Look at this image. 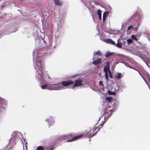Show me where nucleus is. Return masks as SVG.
Here are the masks:
<instances>
[{"mask_svg":"<svg viewBox=\"0 0 150 150\" xmlns=\"http://www.w3.org/2000/svg\"><path fill=\"white\" fill-rule=\"evenodd\" d=\"M99 84L100 85L102 86H104V84L101 81H100L99 82Z\"/></svg>","mask_w":150,"mask_h":150,"instance_id":"nucleus-27","label":"nucleus"},{"mask_svg":"<svg viewBox=\"0 0 150 150\" xmlns=\"http://www.w3.org/2000/svg\"><path fill=\"white\" fill-rule=\"evenodd\" d=\"M105 64H106V65L105 67H107L110 68V62H105Z\"/></svg>","mask_w":150,"mask_h":150,"instance_id":"nucleus-22","label":"nucleus"},{"mask_svg":"<svg viewBox=\"0 0 150 150\" xmlns=\"http://www.w3.org/2000/svg\"><path fill=\"white\" fill-rule=\"evenodd\" d=\"M102 63V59L99 58L96 60H94L92 62V63L95 65H99Z\"/></svg>","mask_w":150,"mask_h":150,"instance_id":"nucleus-6","label":"nucleus"},{"mask_svg":"<svg viewBox=\"0 0 150 150\" xmlns=\"http://www.w3.org/2000/svg\"><path fill=\"white\" fill-rule=\"evenodd\" d=\"M107 93L109 95H115L116 93L115 92H112L109 90L108 91Z\"/></svg>","mask_w":150,"mask_h":150,"instance_id":"nucleus-17","label":"nucleus"},{"mask_svg":"<svg viewBox=\"0 0 150 150\" xmlns=\"http://www.w3.org/2000/svg\"><path fill=\"white\" fill-rule=\"evenodd\" d=\"M140 18L139 15L137 13H135L129 19L130 22L136 21L138 20Z\"/></svg>","mask_w":150,"mask_h":150,"instance_id":"nucleus-4","label":"nucleus"},{"mask_svg":"<svg viewBox=\"0 0 150 150\" xmlns=\"http://www.w3.org/2000/svg\"><path fill=\"white\" fill-rule=\"evenodd\" d=\"M131 38L132 40H135L136 41L138 40V39L136 38L135 35H132L131 36Z\"/></svg>","mask_w":150,"mask_h":150,"instance_id":"nucleus-21","label":"nucleus"},{"mask_svg":"<svg viewBox=\"0 0 150 150\" xmlns=\"http://www.w3.org/2000/svg\"><path fill=\"white\" fill-rule=\"evenodd\" d=\"M74 83V82L71 80H69L68 81H64L62 82L61 83L57 85V90H60L63 88L62 85L63 86L66 87Z\"/></svg>","mask_w":150,"mask_h":150,"instance_id":"nucleus-2","label":"nucleus"},{"mask_svg":"<svg viewBox=\"0 0 150 150\" xmlns=\"http://www.w3.org/2000/svg\"><path fill=\"white\" fill-rule=\"evenodd\" d=\"M106 100L108 101L109 102H110L112 101V98L111 97H107L105 98Z\"/></svg>","mask_w":150,"mask_h":150,"instance_id":"nucleus-16","label":"nucleus"},{"mask_svg":"<svg viewBox=\"0 0 150 150\" xmlns=\"http://www.w3.org/2000/svg\"><path fill=\"white\" fill-rule=\"evenodd\" d=\"M95 129H93L91 130L90 132H88L87 133H86L85 134H79L76 136H75V134H74L70 133L68 135L64 136V137L67 138H71V139L67 140L66 141V142H72L76 141L78 139H79L83 137H85L86 136H88L89 137H90L93 136L94 135V134H95L96 133V132L95 133L93 134L95 131Z\"/></svg>","mask_w":150,"mask_h":150,"instance_id":"nucleus-1","label":"nucleus"},{"mask_svg":"<svg viewBox=\"0 0 150 150\" xmlns=\"http://www.w3.org/2000/svg\"><path fill=\"white\" fill-rule=\"evenodd\" d=\"M133 27L132 25H130L127 28V30H129V29L132 28Z\"/></svg>","mask_w":150,"mask_h":150,"instance_id":"nucleus-26","label":"nucleus"},{"mask_svg":"<svg viewBox=\"0 0 150 150\" xmlns=\"http://www.w3.org/2000/svg\"><path fill=\"white\" fill-rule=\"evenodd\" d=\"M52 84H44L41 86V88L42 89H50V87L51 86L53 85Z\"/></svg>","mask_w":150,"mask_h":150,"instance_id":"nucleus-8","label":"nucleus"},{"mask_svg":"<svg viewBox=\"0 0 150 150\" xmlns=\"http://www.w3.org/2000/svg\"><path fill=\"white\" fill-rule=\"evenodd\" d=\"M105 76L106 80H107L108 78V73H105Z\"/></svg>","mask_w":150,"mask_h":150,"instance_id":"nucleus-24","label":"nucleus"},{"mask_svg":"<svg viewBox=\"0 0 150 150\" xmlns=\"http://www.w3.org/2000/svg\"><path fill=\"white\" fill-rule=\"evenodd\" d=\"M53 2L54 4L58 6H61L62 5L63 3L60 0H54Z\"/></svg>","mask_w":150,"mask_h":150,"instance_id":"nucleus-7","label":"nucleus"},{"mask_svg":"<svg viewBox=\"0 0 150 150\" xmlns=\"http://www.w3.org/2000/svg\"><path fill=\"white\" fill-rule=\"evenodd\" d=\"M109 76L110 78H113V76L112 75L111 73V72L110 71V70H109Z\"/></svg>","mask_w":150,"mask_h":150,"instance_id":"nucleus-23","label":"nucleus"},{"mask_svg":"<svg viewBox=\"0 0 150 150\" xmlns=\"http://www.w3.org/2000/svg\"><path fill=\"white\" fill-rule=\"evenodd\" d=\"M121 73H117L116 74V76H115V78L117 79H119L121 78Z\"/></svg>","mask_w":150,"mask_h":150,"instance_id":"nucleus-11","label":"nucleus"},{"mask_svg":"<svg viewBox=\"0 0 150 150\" xmlns=\"http://www.w3.org/2000/svg\"><path fill=\"white\" fill-rule=\"evenodd\" d=\"M12 147L11 146H10L9 147V149H12Z\"/></svg>","mask_w":150,"mask_h":150,"instance_id":"nucleus-29","label":"nucleus"},{"mask_svg":"<svg viewBox=\"0 0 150 150\" xmlns=\"http://www.w3.org/2000/svg\"><path fill=\"white\" fill-rule=\"evenodd\" d=\"M99 19H100V17H99Z\"/></svg>","mask_w":150,"mask_h":150,"instance_id":"nucleus-33","label":"nucleus"},{"mask_svg":"<svg viewBox=\"0 0 150 150\" xmlns=\"http://www.w3.org/2000/svg\"><path fill=\"white\" fill-rule=\"evenodd\" d=\"M116 45L117 47L119 48H121L122 47V43H119L118 41V43Z\"/></svg>","mask_w":150,"mask_h":150,"instance_id":"nucleus-19","label":"nucleus"},{"mask_svg":"<svg viewBox=\"0 0 150 150\" xmlns=\"http://www.w3.org/2000/svg\"><path fill=\"white\" fill-rule=\"evenodd\" d=\"M108 12H107V11L103 13V21H104L105 20L106 17L108 16Z\"/></svg>","mask_w":150,"mask_h":150,"instance_id":"nucleus-13","label":"nucleus"},{"mask_svg":"<svg viewBox=\"0 0 150 150\" xmlns=\"http://www.w3.org/2000/svg\"><path fill=\"white\" fill-rule=\"evenodd\" d=\"M54 149V147H51V148H50V150H53Z\"/></svg>","mask_w":150,"mask_h":150,"instance_id":"nucleus-28","label":"nucleus"},{"mask_svg":"<svg viewBox=\"0 0 150 150\" xmlns=\"http://www.w3.org/2000/svg\"><path fill=\"white\" fill-rule=\"evenodd\" d=\"M101 126H102L101 125ZM102 127H99V129H98V130H98H99L100 129V128H101Z\"/></svg>","mask_w":150,"mask_h":150,"instance_id":"nucleus-30","label":"nucleus"},{"mask_svg":"<svg viewBox=\"0 0 150 150\" xmlns=\"http://www.w3.org/2000/svg\"><path fill=\"white\" fill-rule=\"evenodd\" d=\"M94 56L98 55V56H101L102 55L101 53L99 51L94 53Z\"/></svg>","mask_w":150,"mask_h":150,"instance_id":"nucleus-14","label":"nucleus"},{"mask_svg":"<svg viewBox=\"0 0 150 150\" xmlns=\"http://www.w3.org/2000/svg\"><path fill=\"white\" fill-rule=\"evenodd\" d=\"M94 58H93V60H94Z\"/></svg>","mask_w":150,"mask_h":150,"instance_id":"nucleus-32","label":"nucleus"},{"mask_svg":"<svg viewBox=\"0 0 150 150\" xmlns=\"http://www.w3.org/2000/svg\"><path fill=\"white\" fill-rule=\"evenodd\" d=\"M113 54V53H112L109 52H108L106 53V54L105 55V57L106 58L108 57L109 56L112 55Z\"/></svg>","mask_w":150,"mask_h":150,"instance_id":"nucleus-15","label":"nucleus"},{"mask_svg":"<svg viewBox=\"0 0 150 150\" xmlns=\"http://www.w3.org/2000/svg\"><path fill=\"white\" fill-rule=\"evenodd\" d=\"M36 64L37 65L38 69L42 71V64L40 61H36ZM41 74H40V76L41 77H42V72L41 71Z\"/></svg>","mask_w":150,"mask_h":150,"instance_id":"nucleus-5","label":"nucleus"},{"mask_svg":"<svg viewBox=\"0 0 150 150\" xmlns=\"http://www.w3.org/2000/svg\"><path fill=\"white\" fill-rule=\"evenodd\" d=\"M109 112H110V113H108L107 112H106L105 109V111L104 112V114L105 115V118H107L108 119L111 115V111H109Z\"/></svg>","mask_w":150,"mask_h":150,"instance_id":"nucleus-9","label":"nucleus"},{"mask_svg":"<svg viewBox=\"0 0 150 150\" xmlns=\"http://www.w3.org/2000/svg\"><path fill=\"white\" fill-rule=\"evenodd\" d=\"M110 70V68L107 67H104V71L105 72V73H108L109 72V71Z\"/></svg>","mask_w":150,"mask_h":150,"instance_id":"nucleus-12","label":"nucleus"},{"mask_svg":"<svg viewBox=\"0 0 150 150\" xmlns=\"http://www.w3.org/2000/svg\"><path fill=\"white\" fill-rule=\"evenodd\" d=\"M83 84V81L80 80H77L75 81L72 88L76 87L77 86H82Z\"/></svg>","mask_w":150,"mask_h":150,"instance_id":"nucleus-3","label":"nucleus"},{"mask_svg":"<svg viewBox=\"0 0 150 150\" xmlns=\"http://www.w3.org/2000/svg\"><path fill=\"white\" fill-rule=\"evenodd\" d=\"M106 41L108 43H110L112 44L113 45H115V42L114 41L112 40L110 38H107L106 39Z\"/></svg>","mask_w":150,"mask_h":150,"instance_id":"nucleus-10","label":"nucleus"},{"mask_svg":"<svg viewBox=\"0 0 150 150\" xmlns=\"http://www.w3.org/2000/svg\"><path fill=\"white\" fill-rule=\"evenodd\" d=\"M44 147L42 146H38L36 149V150H44Z\"/></svg>","mask_w":150,"mask_h":150,"instance_id":"nucleus-18","label":"nucleus"},{"mask_svg":"<svg viewBox=\"0 0 150 150\" xmlns=\"http://www.w3.org/2000/svg\"><path fill=\"white\" fill-rule=\"evenodd\" d=\"M127 41L129 43H131L132 42V40L130 39H128L127 40Z\"/></svg>","mask_w":150,"mask_h":150,"instance_id":"nucleus-25","label":"nucleus"},{"mask_svg":"<svg viewBox=\"0 0 150 150\" xmlns=\"http://www.w3.org/2000/svg\"><path fill=\"white\" fill-rule=\"evenodd\" d=\"M99 17H100V19H101V13L100 10L99 9L97 11Z\"/></svg>","mask_w":150,"mask_h":150,"instance_id":"nucleus-20","label":"nucleus"},{"mask_svg":"<svg viewBox=\"0 0 150 150\" xmlns=\"http://www.w3.org/2000/svg\"><path fill=\"white\" fill-rule=\"evenodd\" d=\"M58 139H59L60 140H61V137H60Z\"/></svg>","mask_w":150,"mask_h":150,"instance_id":"nucleus-31","label":"nucleus"}]
</instances>
